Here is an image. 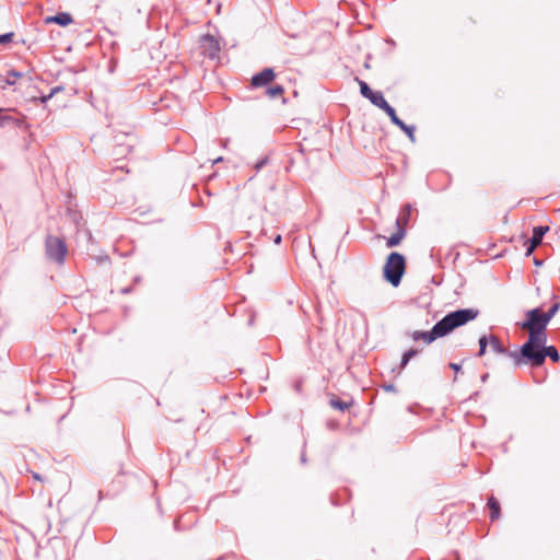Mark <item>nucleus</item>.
Here are the masks:
<instances>
[{
  "label": "nucleus",
  "instance_id": "4be33fe9",
  "mask_svg": "<svg viewBox=\"0 0 560 560\" xmlns=\"http://www.w3.org/2000/svg\"><path fill=\"white\" fill-rule=\"evenodd\" d=\"M267 95L271 98L282 95L284 93V89L282 85H275L266 91Z\"/></svg>",
  "mask_w": 560,
  "mask_h": 560
},
{
  "label": "nucleus",
  "instance_id": "393cba45",
  "mask_svg": "<svg viewBox=\"0 0 560 560\" xmlns=\"http://www.w3.org/2000/svg\"><path fill=\"white\" fill-rule=\"evenodd\" d=\"M487 345H488V338L486 336L480 337V339H479V355L485 354Z\"/></svg>",
  "mask_w": 560,
  "mask_h": 560
},
{
  "label": "nucleus",
  "instance_id": "1a4fd4ad",
  "mask_svg": "<svg viewBox=\"0 0 560 560\" xmlns=\"http://www.w3.org/2000/svg\"><path fill=\"white\" fill-rule=\"evenodd\" d=\"M388 115V117L390 118V121L397 126L399 129H401L407 136L408 138L415 142V126H408L406 125L397 115H396V112L394 109V107L388 110L386 113Z\"/></svg>",
  "mask_w": 560,
  "mask_h": 560
},
{
  "label": "nucleus",
  "instance_id": "ddd939ff",
  "mask_svg": "<svg viewBox=\"0 0 560 560\" xmlns=\"http://www.w3.org/2000/svg\"><path fill=\"white\" fill-rule=\"evenodd\" d=\"M406 235V230L404 226H397V231L392 234L386 242L387 247H395L400 244L401 240Z\"/></svg>",
  "mask_w": 560,
  "mask_h": 560
},
{
  "label": "nucleus",
  "instance_id": "b1692460",
  "mask_svg": "<svg viewBox=\"0 0 560 560\" xmlns=\"http://www.w3.org/2000/svg\"><path fill=\"white\" fill-rule=\"evenodd\" d=\"M13 37H14L13 32L0 34V45H5V44L11 43L13 40Z\"/></svg>",
  "mask_w": 560,
  "mask_h": 560
},
{
  "label": "nucleus",
  "instance_id": "a878e982",
  "mask_svg": "<svg viewBox=\"0 0 560 560\" xmlns=\"http://www.w3.org/2000/svg\"><path fill=\"white\" fill-rule=\"evenodd\" d=\"M268 163V158L265 156L262 158L261 160H259L255 165H254V168L256 171H259L261 170L266 164Z\"/></svg>",
  "mask_w": 560,
  "mask_h": 560
},
{
  "label": "nucleus",
  "instance_id": "f03ea898",
  "mask_svg": "<svg viewBox=\"0 0 560 560\" xmlns=\"http://www.w3.org/2000/svg\"><path fill=\"white\" fill-rule=\"evenodd\" d=\"M479 312L475 308H462L446 314L438 325L443 334L446 336L455 328L474 320L478 316Z\"/></svg>",
  "mask_w": 560,
  "mask_h": 560
},
{
  "label": "nucleus",
  "instance_id": "5701e85b",
  "mask_svg": "<svg viewBox=\"0 0 560 560\" xmlns=\"http://www.w3.org/2000/svg\"><path fill=\"white\" fill-rule=\"evenodd\" d=\"M560 308V303L556 302L551 305V307L548 310V312L544 313L548 322L551 320V318L557 314V312Z\"/></svg>",
  "mask_w": 560,
  "mask_h": 560
},
{
  "label": "nucleus",
  "instance_id": "473e14b6",
  "mask_svg": "<svg viewBox=\"0 0 560 560\" xmlns=\"http://www.w3.org/2000/svg\"><path fill=\"white\" fill-rule=\"evenodd\" d=\"M124 151H129V147H128V148H126V150H121L120 152H118V153H116V154H117V155H118V154H124Z\"/></svg>",
  "mask_w": 560,
  "mask_h": 560
},
{
  "label": "nucleus",
  "instance_id": "a211bd4d",
  "mask_svg": "<svg viewBox=\"0 0 560 560\" xmlns=\"http://www.w3.org/2000/svg\"><path fill=\"white\" fill-rule=\"evenodd\" d=\"M23 77V73L22 72H18V71H14V70H11L7 73V77L5 79L3 80L4 84L7 85H13L16 83L18 79L22 78Z\"/></svg>",
  "mask_w": 560,
  "mask_h": 560
},
{
  "label": "nucleus",
  "instance_id": "cd10ccee",
  "mask_svg": "<svg viewBox=\"0 0 560 560\" xmlns=\"http://www.w3.org/2000/svg\"><path fill=\"white\" fill-rule=\"evenodd\" d=\"M450 368L453 369L455 372H458L460 370V365H458L456 363H451Z\"/></svg>",
  "mask_w": 560,
  "mask_h": 560
},
{
  "label": "nucleus",
  "instance_id": "f257e3e1",
  "mask_svg": "<svg viewBox=\"0 0 560 560\" xmlns=\"http://www.w3.org/2000/svg\"><path fill=\"white\" fill-rule=\"evenodd\" d=\"M546 339L528 336L527 341L522 345L520 352L513 351L509 357L513 359L516 365L527 364L533 368L542 365V351Z\"/></svg>",
  "mask_w": 560,
  "mask_h": 560
},
{
  "label": "nucleus",
  "instance_id": "0eeeda50",
  "mask_svg": "<svg viewBox=\"0 0 560 560\" xmlns=\"http://www.w3.org/2000/svg\"><path fill=\"white\" fill-rule=\"evenodd\" d=\"M276 78V73L271 68H265L260 72L254 74L250 80V84L254 88H262L268 85Z\"/></svg>",
  "mask_w": 560,
  "mask_h": 560
},
{
  "label": "nucleus",
  "instance_id": "2f4dec72",
  "mask_svg": "<svg viewBox=\"0 0 560 560\" xmlns=\"http://www.w3.org/2000/svg\"><path fill=\"white\" fill-rule=\"evenodd\" d=\"M33 477H34L35 479H37V480H40V476H39L38 474H36V472H34V474H33Z\"/></svg>",
  "mask_w": 560,
  "mask_h": 560
},
{
  "label": "nucleus",
  "instance_id": "dca6fc26",
  "mask_svg": "<svg viewBox=\"0 0 560 560\" xmlns=\"http://www.w3.org/2000/svg\"><path fill=\"white\" fill-rule=\"evenodd\" d=\"M488 506L490 510V518L492 521L498 520L501 514V509L498 500L494 497H490L488 499Z\"/></svg>",
  "mask_w": 560,
  "mask_h": 560
},
{
  "label": "nucleus",
  "instance_id": "6e6552de",
  "mask_svg": "<svg viewBox=\"0 0 560 560\" xmlns=\"http://www.w3.org/2000/svg\"><path fill=\"white\" fill-rule=\"evenodd\" d=\"M444 337L438 323L433 326L430 331L416 330L411 334V338L415 341L423 340L425 343H431L436 338Z\"/></svg>",
  "mask_w": 560,
  "mask_h": 560
},
{
  "label": "nucleus",
  "instance_id": "c756f323",
  "mask_svg": "<svg viewBox=\"0 0 560 560\" xmlns=\"http://www.w3.org/2000/svg\"><path fill=\"white\" fill-rule=\"evenodd\" d=\"M130 291H131V288H129V287L121 289L122 294H128Z\"/></svg>",
  "mask_w": 560,
  "mask_h": 560
},
{
  "label": "nucleus",
  "instance_id": "bb28decb",
  "mask_svg": "<svg viewBox=\"0 0 560 560\" xmlns=\"http://www.w3.org/2000/svg\"><path fill=\"white\" fill-rule=\"evenodd\" d=\"M59 90H60L59 88L54 89V90L50 92V94H49V95H47V96H44V97H43V102H47V101H48L49 98H51V97H52V95H54L57 91H59Z\"/></svg>",
  "mask_w": 560,
  "mask_h": 560
},
{
  "label": "nucleus",
  "instance_id": "39448f33",
  "mask_svg": "<svg viewBox=\"0 0 560 560\" xmlns=\"http://www.w3.org/2000/svg\"><path fill=\"white\" fill-rule=\"evenodd\" d=\"M45 252L49 260L57 265H63L68 254V246L62 238L48 235L45 240Z\"/></svg>",
  "mask_w": 560,
  "mask_h": 560
},
{
  "label": "nucleus",
  "instance_id": "7ed1b4c3",
  "mask_svg": "<svg viewBox=\"0 0 560 560\" xmlns=\"http://www.w3.org/2000/svg\"><path fill=\"white\" fill-rule=\"evenodd\" d=\"M527 319L521 324L522 329H527L529 335L547 340V326L549 324L540 308L536 307L526 312Z\"/></svg>",
  "mask_w": 560,
  "mask_h": 560
},
{
  "label": "nucleus",
  "instance_id": "4468645a",
  "mask_svg": "<svg viewBox=\"0 0 560 560\" xmlns=\"http://www.w3.org/2000/svg\"><path fill=\"white\" fill-rule=\"evenodd\" d=\"M489 345L493 352L498 354H504L509 357V353L512 351H508V349L501 343L498 337L491 335L489 338Z\"/></svg>",
  "mask_w": 560,
  "mask_h": 560
},
{
  "label": "nucleus",
  "instance_id": "20e7f679",
  "mask_svg": "<svg viewBox=\"0 0 560 560\" xmlns=\"http://www.w3.org/2000/svg\"><path fill=\"white\" fill-rule=\"evenodd\" d=\"M406 260L405 257L393 252L388 255L384 266V278L394 287H397L405 273Z\"/></svg>",
  "mask_w": 560,
  "mask_h": 560
},
{
  "label": "nucleus",
  "instance_id": "2eb2a0df",
  "mask_svg": "<svg viewBox=\"0 0 560 560\" xmlns=\"http://www.w3.org/2000/svg\"><path fill=\"white\" fill-rule=\"evenodd\" d=\"M542 351V363L545 362L546 358L549 357L552 362H559L560 355L555 346H546L544 345Z\"/></svg>",
  "mask_w": 560,
  "mask_h": 560
},
{
  "label": "nucleus",
  "instance_id": "aec40b11",
  "mask_svg": "<svg viewBox=\"0 0 560 560\" xmlns=\"http://www.w3.org/2000/svg\"><path fill=\"white\" fill-rule=\"evenodd\" d=\"M355 81L359 83L360 93L362 94V96L369 98L374 91L363 80L355 78Z\"/></svg>",
  "mask_w": 560,
  "mask_h": 560
},
{
  "label": "nucleus",
  "instance_id": "f8f14e48",
  "mask_svg": "<svg viewBox=\"0 0 560 560\" xmlns=\"http://www.w3.org/2000/svg\"><path fill=\"white\" fill-rule=\"evenodd\" d=\"M46 22L47 23H55V24H58L60 26H67V25L71 24L73 22V19H72L70 13H68V12H60V13H57L56 15H54V16L47 18Z\"/></svg>",
  "mask_w": 560,
  "mask_h": 560
},
{
  "label": "nucleus",
  "instance_id": "423d86ee",
  "mask_svg": "<svg viewBox=\"0 0 560 560\" xmlns=\"http://www.w3.org/2000/svg\"><path fill=\"white\" fill-rule=\"evenodd\" d=\"M199 48L203 56L214 59L220 51V44L213 35L207 34L201 36Z\"/></svg>",
  "mask_w": 560,
  "mask_h": 560
},
{
  "label": "nucleus",
  "instance_id": "c85d7f7f",
  "mask_svg": "<svg viewBox=\"0 0 560 560\" xmlns=\"http://www.w3.org/2000/svg\"><path fill=\"white\" fill-rule=\"evenodd\" d=\"M385 389L388 390V392H395V386L393 384L386 385Z\"/></svg>",
  "mask_w": 560,
  "mask_h": 560
},
{
  "label": "nucleus",
  "instance_id": "9d476101",
  "mask_svg": "<svg viewBox=\"0 0 560 560\" xmlns=\"http://www.w3.org/2000/svg\"><path fill=\"white\" fill-rule=\"evenodd\" d=\"M548 231L549 226L547 225H539L534 228L533 236L530 238V245L526 252L527 255H530L534 252V249L541 244L542 237Z\"/></svg>",
  "mask_w": 560,
  "mask_h": 560
},
{
  "label": "nucleus",
  "instance_id": "7c9ffc66",
  "mask_svg": "<svg viewBox=\"0 0 560 560\" xmlns=\"http://www.w3.org/2000/svg\"><path fill=\"white\" fill-rule=\"evenodd\" d=\"M281 242V236L280 235H277V237L275 238V243L276 244H279Z\"/></svg>",
  "mask_w": 560,
  "mask_h": 560
},
{
  "label": "nucleus",
  "instance_id": "f3484780",
  "mask_svg": "<svg viewBox=\"0 0 560 560\" xmlns=\"http://www.w3.org/2000/svg\"><path fill=\"white\" fill-rule=\"evenodd\" d=\"M410 211H411V208L409 205H406L401 212L399 213L397 220H396V225L397 226H405L409 220V215H410Z\"/></svg>",
  "mask_w": 560,
  "mask_h": 560
},
{
  "label": "nucleus",
  "instance_id": "412c9836",
  "mask_svg": "<svg viewBox=\"0 0 560 560\" xmlns=\"http://www.w3.org/2000/svg\"><path fill=\"white\" fill-rule=\"evenodd\" d=\"M418 354V350L416 349H409L402 354L401 362H400V369H405L410 361L411 358L416 357Z\"/></svg>",
  "mask_w": 560,
  "mask_h": 560
},
{
  "label": "nucleus",
  "instance_id": "6ab92c4d",
  "mask_svg": "<svg viewBox=\"0 0 560 560\" xmlns=\"http://www.w3.org/2000/svg\"><path fill=\"white\" fill-rule=\"evenodd\" d=\"M329 404L334 409H338L340 411H345L351 406V402L342 401L336 397L331 398Z\"/></svg>",
  "mask_w": 560,
  "mask_h": 560
},
{
  "label": "nucleus",
  "instance_id": "9b49d317",
  "mask_svg": "<svg viewBox=\"0 0 560 560\" xmlns=\"http://www.w3.org/2000/svg\"><path fill=\"white\" fill-rule=\"evenodd\" d=\"M374 106L383 109L385 113L390 110L393 107L385 100L382 92H373L371 96L368 98Z\"/></svg>",
  "mask_w": 560,
  "mask_h": 560
}]
</instances>
